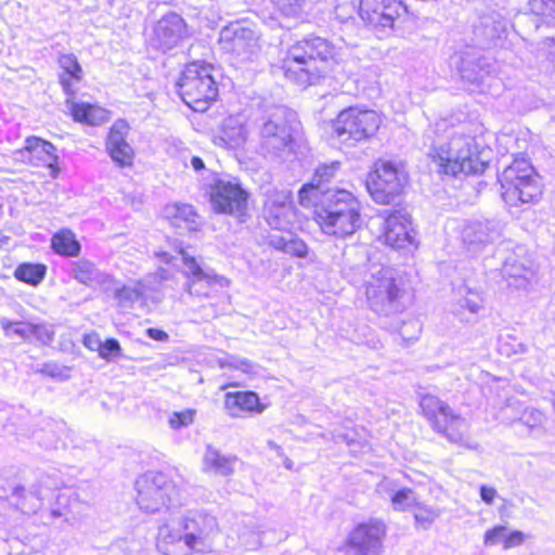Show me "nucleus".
Here are the masks:
<instances>
[{
	"label": "nucleus",
	"mask_w": 555,
	"mask_h": 555,
	"mask_svg": "<svg viewBox=\"0 0 555 555\" xmlns=\"http://www.w3.org/2000/svg\"><path fill=\"white\" fill-rule=\"evenodd\" d=\"M467 128L466 124L449 126L447 120H441L428 131L427 138L431 139L428 155L440 173L456 177L460 173L467 176L485 171L487 164L480 159L479 145Z\"/></svg>",
	"instance_id": "nucleus-1"
},
{
	"label": "nucleus",
	"mask_w": 555,
	"mask_h": 555,
	"mask_svg": "<svg viewBox=\"0 0 555 555\" xmlns=\"http://www.w3.org/2000/svg\"><path fill=\"white\" fill-rule=\"evenodd\" d=\"M260 152L270 158L291 154L296 114L282 105H261L249 114Z\"/></svg>",
	"instance_id": "nucleus-2"
},
{
	"label": "nucleus",
	"mask_w": 555,
	"mask_h": 555,
	"mask_svg": "<svg viewBox=\"0 0 555 555\" xmlns=\"http://www.w3.org/2000/svg\"><path fill=\"white\" fill-rule=\"evenodd\" d=\"M336 48L321 37H307L291 46L281 60V69L288 80L308 86L315 83L325 69V64L334 60Z\"/></svg>",
	"instance_id": "nucleus-3"
},
{
	"label": "nucleus",
	"mask_w": 555,
	"mask_h": 555,
	"mask_svg": "<svg viewBox=\"0 0 555 555\" xmlns=\"http://www.w3.org/2000/svg\"><path fill=\"white\" fill-rule=\"evenodd\" d=\"M314 218L323 233L346 238L361 227V205L347 190L326 189L317 203Z\"/></svg>",
	"instance_id": "nucleus-4"
},
{
	"label": "nucleus",
	"mask_w": 555,
	"mask_h": 555,
	"mask_svg": "<svg viewBox=\"0 0 555 555\" xmlns=\"http://www.w3.org/2000/svg\"><path fill=\"white\" fill-rule=\"evenodd\" d=\"M498 180L501 196L509 207L537 204L543 193L540 176L525 157H517L502 172Z\"/></svg>",
	"instance_id": "nucleus-5"
},
{
	"label": "nucleus",
	"mask_w": 555,
	"mask_h": 555,
	"mask_svg": "<svg viewBox=\"0 0 555 555\" xmlns=\"http://www.w3.org/2000/svg\"><path fill=\"white\" fill-rule=\"evenodd\" d=\"M214 67L203 62H192L182 70L177 81L182 101L195 112H205L217 100L218 86L212 76Z\"/></svg>",
	"instance_id": "nucleus-6"
},
{
	"label": "nucleus",
	"mask_w": 555,
	"mask_h": 555,
	"mask_svg": "<svg viewBox=\"0 0 555 555\" xmlns=\"http://www.w3.org/2000/svg\"><path fill=\"white\" fill-rule=\"evenodd\" d=\"M365 294L370 308L378 314L389 315L404 309L405 292L390 268L373 266L370 269Z\"/></svg>",
	"instance_id": "nucleus-7"
},
{
	"label": "nucleus",
	"mask_w": 555,
	"mask_h": 555,
	"mask_svg": "<svg viewBox=\"0 0 555 555\" xmlns=\"http://www.w3.org/2000/svg\"><path fill=\"white\" fill-rule=\"evenodd\" d=\"M420 406L433 429L441 434L450 442L464 446L468 449H476V443L468 439V423L460 414H456L448 403L434 395H424L421 398Z\"/></svg>",
	"instance_id": "nucleus-8"
},
{
	"label": "nucleus",
	"mask_w": 555,
	"mask_h": 555,
	"mask_svg": "<svg viewBox=\"0 0 555 555\" xmlns=\"http://www.w3.org/2000/svg\"><path fill=\"white\" fill-rule=\"evenodd\" d=\"M137 504L145 513H158L181 504L180 490L164 473L147 472L135 481Z\"/></svg>",
	"instance_id": "nucleus-9"
},
{
	"label": "nucleus",
	"mask_w": 555,
	"mask_h": 555,
	"mask_svg": "<svg viewBox=\"0 0 555 555\" xmlns=\"http://www.w3.org/2000/svg\"><path fill=\"white\" fill-rule=\"evenodd\" d=\"M409 15L400 0H360L359 16L379 39L399 30V24Z\"/></svg>",
	"instance_id": "nucleus-10"
},
{
	"label": "nucleus",
	"mask_w": 555,
	"mask_h": 555,
	"mask_svg": "<svg viewBox=\"0 0 555 555\" xmlns=\"http://www.w3.org/2000/svg\"><path fill=\"white\" fill-rule=\"evenodd\" d=\"M382 119L373 109H360L350 106L343 109L332 124V135L339 142L353 145L373 137Z\"/></svg>",
	"instance_id": "nucleus-11"
},
{
	"label": "nucleus",
	"mask_w": 555,
	"mask_h": 555,
	"mask_svg": "<svg viewBox=\"0 0 555 555\" xmlns=\"http://www.w3.org/2000/svg\"><path fill=\"white\" fill-rule=\"evenodd\" d=\"M406 182L403 166L392 160H378L366 178V189L374 202L388 205L400 196Z\"/></svg>",
	"instance_id": "nucleus-12"
},
{
	"label": "nucleus",
	"mask_w": 555,
	"mask_h": 555,
	"mask_svg": "<svg viewBox=\"0 0 555 555\" xmlns=\"http://www.w3.org/2000/svg\"><path fill=\"white\" fill-rule=\"evenodd\" d=\"M221 49L235 55L240 61H251L260 50L259 35L251 23L246 21L232 22L219 34Z\"/></svg>",
	"instance_id": "nucleus-13"
},
{
	"label": "nucleus",
	"mask_w": 555,
	"mask_h": 555,
	"mask_svg": "<svg viewBox=\"0 0 555 555\" xmlns=\"http://www.w3.org/2000/svg\"><path fill=\"white\" fill-rule=\"evenodd\" d=\"M210 203L215 211L243 215L247 208L248 192L236 178L218 177L209 185Z\"/></svg>",
	"instance_id": "nucleus-14"
},
{
	"label": "nucleus",
	"mask_w": 555,
	"mask_h": 555,
	"mask_svg": "<svg viewBox=\"0 0 555 555\" xmlns=\"http://www.w3.org/2000/svg\"><path fill=\"white\" fill-rule=\"evenodd\" d=\"M452 64L456 67L461 78L478 91L486 92L490 88L492 66L486 57L478 54L475 48L456 53L452 57Z\"/></svg>",
	"instance_id": "nucleus-15"
},
{
	"label": "nucleus",
	"mask_w": 555,
	"mask_h": 555,
	"mask_svg": "<svg viewBox=\"0 0 555 555\" xmlns=\"http://www.w3.org/2000/svg\"><path fill=\"white\" fill-rule=\"evenodd\" d=\"M184 266L183 273L186 278L184 291L191 296L207 297L210 287L228 285V280L218 275L214 269L201 264L195 257L184 250L180 251Z\"/></svg>",
	"instance_id": "nucleus-16"
},
{
	"label": "nucleus",
	"mask_w": 555,
	"mask_h": 555,
	"mask_svg": "<svg viewBox=\"0 0 555 555\" xmlns=\"http://www.w3.org/2000/svg\"><path fill=\"white\" fill-rule=\"evenodd\" d=\"M503 233V224L495 219L470 220L462 229V242L473 256H478L495 244Z\"/></svg>",
	"instance_id": "nucleus-17"
},
{
	"label": "nucleus",
	"mask_w": 555,
	"mask_h": 555,
	"mask_svg": "<svg viewBox=\"0 0 555 555\" xmlns=\"http://www.w3.org/2000/svg\"><path fill=\"white\" fill-rule=\"evenodd\" d=\"M505 245V247L501 246L498 253L508 250L509 248H512V251L504 258L500 274L506 282L507 287L526 288L533 276L532 261L526 255L524 246L516 245L512 247V242H507Z\"/></svg>",
	"instance_id": "nucleus-18"
},
{
	"label": "nucleus",
	"mask_w": 555,
	"mask_h": 555,
	"mask_svg": "<svg viewBox=\"0 0 555 555\" xmlns=\"http://www.w3.org/2000/svg\"><path fill=\"white\" fill-rule=\"evenodd\" d=\"M181 526L188 535L192 551L195 552H202L208 547L211 538L218 532L216 517L204 509L189 511L181 518Z\"/></svg>",
	"instance_id": "nucleus-19"
},
{
	"label": "nucleus",
	"mask_w": 555,
	"mask_h": 555,
	"mask_svg": "<svg viewBox=\"0 0 555 555\" xmlns=\"http://www.w3.org/2000/svg\"><path fill=\"white\" fill-rule=\"evenodd\" d=\"M385 537V524L377 519H371L357 525L350 531L347 544L361 555H380Z\"/></svg>",
	"instance_id": "nucleus-20"
},
{
	"label": "nucleus",
	"mask_w": 555,
	"mask_h": 555,
	"mask_svg": "<svg viewBox=\"0 0 555 555\" xmlns=\"http://www.w3.org/2000/svg\"><path fill=\"white\" fill-rule=\"evenodd\" d=\"M186 37V24L177 13L164 15L154 26L150 39L152 48L167 52L176 48Z\"/></svg>",
	"instance_id": "nucleus-21"
},
{
	"label": "nucleus",
	"mask_w": 555,
	"mask_h": 555,
	"mask_svg": "<svg viewBox=\"0 0 555 555\" xmlns=\"http://www.w3.org/2000/svg\"><path fill=\"white\" fill-rule=\"evenodd\" d=\"M507 21L498 12H490L479 17L473 26V47L477 49H489L496 47L505 37Z\"/></svg>",
	"instance_id": "nucleus-22"
},
{
	"label": "nucleus",
	"mask_w": 555,
	"mask_h": 555,
	"mask_svg": "<svg viewBox=\"0 0 555 555\" xmlns=\"http://www.w3.org/2000/svg\"><path fill=\"white\" fill-rule=\"evenodd\" d=\"M384 237L392 248H405L415 245V232L410 215L405 209L390 211L385 218Z\"/></svg>",
	"instance_id": "nucleus-23"
},
{
	"label": "nucleus",
	"mask_w": 555,
	"mask_h": 555,
	"mask_svg": "<svg viewBox=\"0 0 555 555\" xmlns=\"http://www.w3.org/2000/svg\"><path fill=\"white\" fill-rule=\"evenodd\" d=\"M129 128L125 119H118L113 124L106 137V152L119 167H129L133 163L134 152L127 142Z\"/></svg>",
	"instance_id": "nucleus-24"
},
{
	"label": "nucleus",
	"mask_w": 555,
	"mask_h": 555,
	"mask_svg": "<svg viewBox=\"0 0 555 555\" xmlns=\"http://www.w3.org/2000/svg\"><path fill=\"white\" fill-rule=\"evenodd\" d=\"M156 546L164 555H186L192 552L181 519H169L159 526Z\"/></svg>",
	"instance_id": "nucleus-25"
},
{
	"label": "nucleus",
	"mask_w": 555,
	"mask_h": 555,
	"mask_svg": "<svg viewBox=\"0 0 555 555\" xmlns=\"http://www.w3.org/2000/svg\"><path fill=\"white\" fill-rule=\"evenodd\" d=\"M55 146L39 137H28L25 140L24 147L18 152L23 160H28L33 166L48 167L51 170V176L55 178L59 172Z\"/></svg>",
	"instance_id": "nucleus-26"
},
{
	"label": "nucleus",
	"mask_w": 555,
	"mask_h": 555,
	"mask_svg": "<svg viewBox=\"0 0 555 555\" xmlns=\"http://www.w3.org/2000/svg\"><path fill=\"white\" fill-rule=\"evenodd\" d=\"M263 211L270 227L285 230L294 217L291 191L272 192L264 203Z\"/></svg>",
	"instance_id": "nucleus-27"
},
{
	"label": "nucleus",
	"mask_w": 555,
	"mask_h": 555,
	"mask_svg": "<svg viewBox=\"0 0 555 555\" xmlns=\"http://www.w3.org/2000/svg\"><path fill=\"white\" fill-rule=\"evenodd\" d=\"M264 409L255 391H230L224 395V410L231 417L260 414Z\"/></svg>",
	"instance_id": "nucleus-28"
},
{
	"label": "nucleus",
	"mask_w": 555,
	"mask_h": 555,
	"mask_svg": "<svg viewBox=\"0 0 555 555\" xmlns=\"http://www.w3.org/2000/svg\"><path fill=\"white\" fill-rule=\"evenodd\" d=\"M163 214L170 224L178 229L197 231L201 225V217L189 204H168L164 207Z\"/></svg>",
	"instance_id": "nucleus-29"
},
{
	"label": "nucleus",
	"mask_w": 555,
	"mask_h": 555,
	"mask_svg": "<svg viewBox=\"0 0 555 555\" xmlns=\"http://www.w3.org/2000/svg\"><path fill=\"white\" fill-rule=\"evenodd\" d=\"M70 276L88 287L104 286L112 281L109 274L102 272L88 259H79L72 262Z\"/></svg>",
	"instance_id": "nucleus-30"
},
{
	"label": "nucleus",
	"mask_w": 555,
	"mask_h": 555,
	"mask_svg": "<svg viewBox=\"0 0 555 555\" xmlns=\"http://www.w3.org/2000/svg\"><path fill=\"white\" fill-rule=\"evenodd\" d=\"M238 459L235 455L224 454L212 446H207L203 457V469L206 473L228 477L235 470Z\"/></svg>",
	"instance_id": "nucleus-31"
},
{
	"label": "nucleus",
	"mask_w": 555,
	"mask_h": 555,
	"mask_svg": "<svg viewBox=\"0 0 555 555\" xmlns=\"http://www.w3.org/2000/svg\"><path fill=\"white\" fill-rule=\"evenodd\" d=\"M253 125L244 115L229 116L223 121V140L231 147L242 146L248 139Z\"/></svg>",
	"instance_id": "nucleus-32"
},
{
	"label": "nucleus",
	"mask_w": 555,
	"mask_h": 555,
	"mask_svg": "<svg viewBox=\"0 0 555 555\" xmlns=\"http://www.w3.org/2000/svg\"><path fill=\"white\" fill-rule=\"evenodd\" d=\"M67 106L74 120L86 125L100 126L109 118L108 111L98 105L67 101Z\"/></svg>",
	"instance_id": "nucleus-33"
},
{
	"label": "nucleus",
	"mask_w": 555,
	"mask_h": 555,
	"mask_svg": "<svg viewBox=\"0 0 555 555\" xmlns=\"http://www.w3.org/2000/svg\"><path fill=\"white\" fill-rule=\"evenodd\" d=\"M483 309V298L475 291L465 289V294L461 295L454 307L453 313L465 322H472L476 320L477 314Z\"/></svg>",
	"instance_id": "nucleus-34"
},
{
	"label": "nucleus",
	"mask_w": 555,
	"mask_h": 555,
	"mask_svg": "<svg viewBox=\"0 0 555 555\" xmlns=\"http://www.w3.org/2000/svg\"><path fill=\"white\" fill-rule=\"evenodd\" d=\"M59 65L63 73L60 75V82L66 94L73 95L75 90L73 82H79L82 79V68L73 53L61 54Z\"/></svg>",
	"instance_id": "nucleus-35"
},
{
	"label": "nucleus",
	"mask_w": 555,
	"mask_h": 555,
	"mask_svg": "<svg viewBox=\"0 0 555 555\" xmlns=\"http://www.w3.org/2000/svg\"><path fill=\"white\" fill-rule=\"evenodd\" d=\"M12 504L23 514H37L41 507L42 496L37 491H26L24 487L17 486L11 495Z\"/></svg>",
	"instance_id": "nucleus-36"
},
{
	"label": "nucleus",
	"mask_w": 555,
	"mask_h": 555,
	"mask_svg": "<svg viewBox=\"0 0 555 555\" xmlns=\"http://www.w3.org/2000/svg\"><path fill=\"white\" fill-rule=\"evenodd\" d=\"M51 248L63 257H76L80 254L81 245L70 230H62L51 238Z\"/></svg>",
	"instance_id": "nucleus-37"
},
{
	"label": "nucleus",
	"mask_w": 555,
	"mask_h": 555,
	"mask_svg": "<svg viewBox=\"0 0 555 555\" xmlns=\"http://www.w3.org/2000/svg\"><path fill=\"white\" fill-rule=\"evenodd\" d=\"M511 408V403H507L506 406H504L501 411L502 420L504 422H514L517 420L519 423L533 430L542 427L546 420L544 413L534 408H526L519 416L509 417L507 412Z\"/></svg>",
	"instance_id": "nucleus-38"
},
{
	"label": "nucleus",
	"mask_w": 555,
	"mask_h": 555,
	"mask_svg": "<svg viewBox=\"0 0 555 555\" xmlns=\"http://www.w3.org/2000/svg\"><path fill=\"white\" fill-rule=\"evenodd\" d=\"M47 274V266L42 263L23 262L14 271L16 280L31 286L39 285Z\"/></svg>",
	"instance_id": "nucleus-39"
},
{
	"label": "nucleus",
	"mask_w": 555,
	"mask_h": 555,
	"mask_svg": "<svg viewBox=\"0 0 555 555\" xmlns=\"http://www.w3.org/2000/svg\"><path fill=\"white\" fill-rule=\"evenodd\" d=\"M537 59L541 70L555 80V40L553 38H545L539 43Z\"/></svg>",
	"instance_id": "nucleus-40"
},
{
	"label": "nucleus",
	"mask_w": 555,
	"mask_h": 555,
	"mask_svg": "<svg viewBox=\"0 0 555 555\" xmlns=\"http://www.w3.org/2000/svg\"><path fill=\"white\" fill-rule=\"evenodd\" d=\"M144 287L141 283H137L134 286H122L115 291V298L118 301L119 307L129 309L143 299Z\"/></svg>",
	"instance_id": "nucleus-41"
},
{
	"label": "nucleus",
	"mask_w": 555,
	"mask_h": 555,
	"mask_svg": "<svg viewBox=\"0 0 555 555\" xmlns=\"http://www.w3.org/2000/svg\"><path fill=\"white\" fill-rule=\"evenodd\" d=\"M440 515L441 511L438 507L422 502H418L413 513L416 528L424 530L429 529Z\"/></svg>",
	"instance_id": "nucleus-42"
},
{
	"label": "nucleus",
	"mask_w": 555,
	"mask_h": 555,
	"mask_svg": "<svg viewBox=\"0 0 555 555\" xmlns=\"http://www.w3.org/2000/svg\"><path fill=\"white\" fill-rule=\"evenodd\" d=\"M30 322L11 321L4 317L0 318V326L9 338L20 337L23 340L31 341Z\"/></svg>",
	"instance_id": "nucleus-43"
},
{
	"label": "nucleus",
	"mask_w": 555,
	"mask_h": 555,
	"mask_svg": "<svg viewBox=\"0 0 555 555\" xmlns=\"http://www.w3.org/2000/svg\"><path fill=\"white\" fill-rule=\"evenodd\" d=\"M530 12L547 26H555V0H529Z\"/></svg>",
	"instance_id": "nucleus-44"
},
{
	"label": "nucleus",
	"mask_w": 555,
	"mask_h": 555,
	"mask_svg": "<svg viewBox=\"0 0 555 555\" xmlns=\"http://www.w3.org/2000/svg\"><path fill=\"white\" fill-rule=\"evenodd\" d=\"M498 350L502 356L512 357L528 351V346L520 341L514 334L505 333L499 336Z\"/></svg>",
	"instance_id": "nucleus-45"
},
{
	"label": "nucleus",
	"mask_w": 555,
	"mask_h": 555,
	"mask_svg": "<svg viewBox=\"0 0 555 555\" xmlns=\"http://www.w3.org/2000/svg\"><path fill=\"white\" fill-rule=\"evenodd\" d=\"M339 168V162H333L328 165H320L314 171L311 183H313L319 190H324L325 184L334 179Z\"/></svg>",
	"instance_id": "nucleus-46"
},
{
	"label": "nucleus",
	"mask_w": 555,
	"mask_h": 555,
	"mask_svg": "<svg viewBox=\"0 0 555 555\" xmlns=\"http://www.w3.org/2000/svg\"><path fill=\"white\" fill-rule=\"evenodd\" d=\"M391 504L396 511H406L418 504L417 495L410 488H401L391 495Z\"/></svg>",
	"instance_id": "nucleus-47"
},
{
	"label": "nucleus",
	"mask_w": 555,
	"mask_h": 555,
	"mask_svg": "<svg viewBox=\"0 0 555 555\" xmlns=\"http://www.w3.org/2000/svg\"><path fill=\"white\" fill-rule=\"evenodd\" d=\"M57 504L62 506V508H51V509H41L39 513V519L43 525L52 524L56 518H61L67 515V506L66 503L68 501V495L65 493H60L56 498Z\"/></svg>",
	"instance_id": "nucleus-48"
},
{
	"label": "nucleus",
	"mask_w": 555,
	"mask_h": 555,
	"mask_svg": "<svg viewBox=\"0 0 555 555\" xmlns=\"http://www.w3.org/2000/svg\"><path fill=\"white\" fill-rule=\"evenodd\" d=\"M325 190H319L313 183L309 182L304 184L298 191V201L302 207H314L317 210V203L320 201L321 193Z\"/></svg>",
	"instance_id": "nucleus-49"
},
{
	"label": "nucleus",
	"mask_w": 555,
	"mask_h": 555,
	"mask_svg": "<svg viewBox=\"0 0 555 555\" xmlns=\"http://www.w3.org/2000/svg\"><path fill=\"white\" fill-rule=\"evenodd\" d=\"M220 367H230L240 370L244 373H253L255 364L244 358H238L232 354H225L223 358L218 359Z\"/></svg>",
	"instance_id": "nucleus-50"
},
{
	"label": "nucleus",
	"mask_w": 555,
	"mask_h": 555,
	"mask_svg": "<svg viewBox=\"0 0 555 555\" xmlns=\"http://www.w3.org/2000/svg\"><path fill=\"white\" fill-rule=\"evenodd\" d=\"M359 2L360 0H337L335 7L336 18L346 22L353 17L356 13L359 14Z\"/></svg>",
	"instance_id": "nucleus-51"
},
{
	"label": "nucleus",
	"mask_w": 555,
	"mask_h": 555,
	"mask_svg": "<svg viewBox=\"0 0 555 555\" xmlns=\"http://www.w3.org/2000/svg\"><path fill=\"white\" fill-rule=\"evenodd\" d=\"M54 331L52 326L46 323L31 324V340H36L42 345H49L53 341Z\"/></svg>",
	"instance_id": "nucleus-52"
},
{
	"label": "nucleus",
	"mask_w": 555,
	"mask_h": 555,
	"mask_svg": "<svg viewBox=\"0 0 555 555\" xmlns=\"http://www.w3.org/2000/svg\"><path fill=\"white\" fill-rule=\"evenodd\" d=\"M421 330L422 326L418 320L411 319L402 322L398 330V334L403 341L410 343L418 338Z\"/></svg>",
	"instance_id": "nucleus-53"
},
{
	"label": "nucleus",
	"mask_w": 555,
	"mask_h": 555,
	"mask_svg": "<svg viewBox=\"0 0 555 555\" xmlns=\"http://www.w3.org/2000/svg\"><path fill=\"white\" fill-rule=\"evenodd\" d=\"M195 410L186 409L180 412H173L168 420L169 426L172 429H180L186 427L194 422Z\"/></svg>",
	"instance_id": "nucleus-54"
},
{
	"label": "nucleus",
	"mask_w": 555,
	"mask_h": 555,
	"mask_svg": "<svg viewBox=\"0 0 555 555\" xmlns=\"http://www.w3.org/2000/svg\"><path fill=\"white\" fill-rule=\"evenodd\" d=\"M121 354V347L117 339L108 338L104 343H101V348L99 350V356L106 360L113 361L116 358H119Z\"/></svg>",
	"instance_id": "nucleus-55"
},
{
	"label": "nucleus",
	"mask_w": 555,
	"mask_h": 555,
	"mask_svg": "<svg viewBox=\"0 0 555 555\" xmlns=\"http://www.w3.org/2000/svg\"><path fill=\"white\" fill-rule=\"evenodd\" d=\"M137 551V543L126 539L112 543L103 555H132Z\"/></svg>",
	"instance_id": "nucleus-56"
},
{
	"label": "nucleus",
	"mask_w": 555,
	"mask_h": 555,
	"mask_svg": "<svg viewBox=\"0 0 555 555\" xmlns=\"http://www.w3.org/2000/svg\"><path fill=\"white\" fill-rule=\"evenodd\" d=\"M278 10L285 16H295L301 9L304 0H271Z\"/></svg>",
	"instance_id": "nucleus-57"
},
{
	"label": "nucleus",
	"mask_w": 555,
	"mask_h": 555,
	"mask_svg": "<svg viewBox=\"0 0 555 555\" xmlns=\"http://www.w3.org/2000/svg\"><path fill=\"white\" fill-rule=\"evenodd\" d=\"M507 529L505 526H495L485 533L483 543L485 545H496L502 543L504 545V539L506 537Z\"/></svg>",
	"instance_id": "nucleus-58"
},
{
	"label": "nucleus",
	"mask_w": 555,
	"mask_h": 555,
	"mask_svg": "<svg viewBox=\"0 0 555 555\" xmlns=\"http://www.w3.org/2000/svg\"><path fill=\"white\" fill-rule=\"evenodd\" d=\"M286 254L298 258H305L308 254V246L301 238H298L293 233H291Z\"/></svg>",
	"instance_id": "nucleus-59"
},
{
	"label": "nucleus",
	"mask_w": 555,
	"mask_h": 555,
	"mask_svg": "<svg viewBox=\"0 0 555 555\" xmlns=\"http://www.w3.org/2000/svg\"><path fill=\"white\" fill-rule=\"evenodd\" d=\"M37 372L53 377V378H67L68 374L67 369L60 366L59 364L54 362H48L41 365L40 369L37 370Z\"/></svg>",
	"instance_id": "nucleus-60"
},
{
	"label": "nucleus",
	"mask_w": 555,
	"mask_h": 555,
	"mask_svg": "<svg viewBox=\"0 0 555 555\" xmlns=\"http://www.w3.org/2000/svg\"><path fill=\"white\" fill-rule=\"evenodd\" d=\"M525 533L519 530H514L512 532H507L504 539V550H509L516 546L521 545L525 542Z\"/></svg>",
	"instance_id": "nucleus-61"
},
{
	"label": "nucleus",
	"mask_w": 555,
	"mask_h": 555,
	"mask_svg": "<svg viewBox=\"0 0 555 555\" xmlns=\"http://www.w3.org/2000/svg\"><path fill=\"white\" fill-rule=\"evenodd\" d=\"M291 232L284 234L271 235L270 245L275 249L286 253Z\"/></svg>",
	"instance_id": "nucleus-62"
},
{
	"label": "nucleus",
	"mask_w": 555,
	"mask_h": 555,
	"mask_svg": "<svg viewBox=\"0 0 555 555\" xmlns=\"http://www.w3.org/2000/svg\"><path fill=\"white\" fill-rule=\"evenodd\" d=\"M82 343H83V346L86 348H88L89 350L99 352V350L101 348L102 340L100 339L98 334L91 333V334H86L83 336Z\"/></svg>",
	"instance_id": "nucleus-63"
},
{
	"label": "nucleus",
	"mask_w": 555,
	"mask_h": 555,
	"mask_svg": "<svg viewBox=\"0 0 555 555\" xmlns=\"http://www.w3.org/2000/svg\"><path fill=\"white\" fill-rule=\"evenodd\" d=\"M479 493L481 500L489 505L493 503L496 496V490L493 487H488L486 485L480 486Z\"/></svg>",
	"instance_id": "nucleus-64"
}]
</instances>
